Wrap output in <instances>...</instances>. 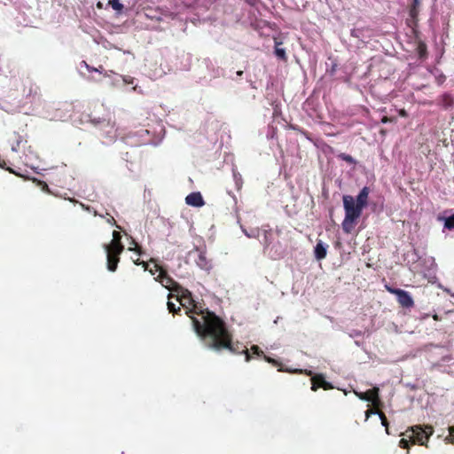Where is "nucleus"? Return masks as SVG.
<instances>
[{
  "label": "nucleus",
  "instance_id": "1",
  "mask_svg": "<svg viewBox=\"0 0 454 454\" xmlns=\"http://www.w3.org/2000/svg\"><path fill=\"white\" fill-rule=\"evenodd\" d=\"M186 315L191 317L197 335L206 343L209 348L216 351L229 349L233 354H245L247 362L252 358L248 349L240 348L239 343H232V336L229 332L225 322L214 312L207 309L201 310L197 305L186 310Z\"/></svg>",
  "mask_w": 454,
  "mask_h": 454
},
{
  "label": "nucleus",
  "instance_id": "2",
  "mask_svg": "<svg viewBox=\"0 0 454 454\" xmlns=\"http://www.w3.org/2000/svg\"><path fill=\"white\" fill-rule=\"evenodd\" d=\"M368 191V187H364L356 199L351 195L343 196L345 218L341 223V227L344 232L349 234L354 231L361 216L363 208L366 205Z\"/></svg>",
  "mask_w": 454,
  "mask_h": 454
},
{
  "label": "nucleus",
  "instance_id": "3",
  "mask_svg": "<svg viewBox=\"0 0 454 454\" xmlns=\"http://www.w3.org/2000/svg\"><path fill=\"white\" fill-rule=\"evenodd\" d=\"M155 270L160 271V274L155 278L159 281L165 288L171 292H176V300L180 302L183 307H186L185 302L193 303L194 301L192 297V293L184 287H182L177 282H176L165 270L161 269L159 265L155 264Z\"/></svg>",
  "mask_w": 454,
  "mask_h": 454
},
{
  "label": "nucleus",
  "instance_id": "4",
  "mask_svg": "<svg viewBox=\"0 0 454 454\" xmlns=\"http://www.w3.org/2000/svg\"><path fill=\"white\" fill-rule=\"evenodd\" d=\"M433 433V427L430 426H427L425 428L420 426L411 427L402 434L403 437L399 442V446L407 449L410 442L426 445Z\"/></svg>",
  "mask_w": 454,
  "mask_h": 454
},
{
  "label": "nucleus",
  "instance_id": "5",
  "mask_svg": "<svg viewBox=\"0 0 454 454\" xmlns=\"http://www.w3.org/2000/svg\"><path fill=\"white\" fill-rule=\"evenodd\" d=\"M378 392V387L371 388V417L374 415V421L380 422V424L386 427V433L389 434L387 419L384 413L380 411V407L382 403L379 398Z\"/></svg>",
  "mask_w": 454,
  "mask_h": 454
},
{
  "label": "nucleus",
  "instance_id": "6",
  "mask_svg": "<svg viewBox=\"0 0 454 454\" xmlns=\"http://www.w3.org/2000/svg\"><path fill=\"white\" fill-rule=\"evenodd\" d=\"M106 252V267L109 271L114 272L120 262V255L124 249L118 250L115 247L104 246Z\"/></svg>",
  "mask_w": 454,
  "mask_h": 454
},
{
  "label": "nucleus",
  "instance_id": "7",
  "mask_svg": "<svg viewBox=\"0 0 454 454\" xmlns=\"http://www.w3.org/2000/svg\"><path fill=\"white\" fill-rule=\"evenodd\" d=\"M311 390L317 391L318 388H323L325 390H329L333 388V386L330 382L326 381L324 375L317 374L311 378Z\"/></svg>",
  "mask_w": 454,
  "mask_h": 454
},
{
  "label": "nucleus",
  "instance_id": "8",
  "mask_svg": "<svg viewBox=\"0 0 454 454\" xmlns=\"http://www.w3.org/2000/svg\"><path fill=\"white\" fill-rule=\"evenodd\" d=\"M393 294L397 296L398 302L403 307H411L413 304V301L410 294L403 290H390Z\"/></svg>",
  "mask_w": 454,
  "mask_h": 454
},
{
  "label": "nucleus",
  "instance_id": "9",
  "mask_svg": "<svg viewBox=\"0 0 454 454\" xmlns=\"http://www.w3.org/2000/svg\"><path fill=\"white\" fill-rule=\"evenodd\" d=\"M185 202L189 206L197 207H202L205 205L203 197H202L201 193L199 192H192L189 195H187L185 198Z\"/></svg>",
  "mask_w": 454,
  "mask_h": 454
},
{
  "label": "nucleus",
  "instance_id": "10",
  "mask_svg": "<svg viewBox=\"0 0 454 454\" xmlns=\"http://www.w3.org/2000/svg\"><path fill=\"white\" fill-rule=\"evenodd\" d=\"M327 245H325L321 240H318L315 247V257L317 260L320 261L326 257L327 254Z\"/></svg>",
  "mask_w": 454,
  "mask_h": 454
},
{
  "label": "nucleus",
  "instance_id": "11",
  "mask_svg": "<svg viewBox=\"0 0 454 454\" xmlns=\"http://www.w3.org/2000/svg\"><path fill=\"white\" fill-rule=\"evenodd\" d=\"M197 265L204 270H209L211 269V263L210 261L207 260L206 257V254L202 251H199L198 258L196 259Z\"/></svg>",
  "mask_w": 454,
  "mask_h": 454
},
{
  "label": "nucleus",
  "instance_id": "12",
  "mask_svg": "<svg viewBox=\"0 0 454 454\" xmlns=\"http://www.w3.org/2000/svg\"><path fill=\"white\" fill-rule=\"evenodd\" d=\"M104 246L115 247L118 250L124 249V246L121 243V236L120 232L114 231L113 232V239L109 244H105Z\"/></svg>",
  "mask_w": 454,
  "mask_h": 454
},
{
  "label": "nucleus",
  "instance_id": "13",
  "mask_svg": "<svg viewBox=\"0 0 454 454\" xmlns=\"http://www.w3.org/2000/svg\"><path fill=\"white\" fill-rule=\"evenodd\" d=\"M23 141H24V138L20 133L13 132L12 138H11L12 150L14 152H18L20 149V146Z\"/></svg>",
  "mask_w": 454,
  "mask_h": 454
},
{
  "label": "nucleus",
  "instance_id": "14",
  "mask_svg": "<svg viewBox=\"0 0 454 454\" xmlns=\"http://www.w3.org/2000/svg\"><path fill=\"white\" fill-rule=\"evenodd\" d=\"M281 43H282L281 42L275 41V51H274V52H275V55L278 59L286 61L287 59V57H286V51H285V49L278 47Z\"/></svg>",
  "mask_w": 454,
  "mask_h": 454
},
{
  "label": "nucleus",
  "instance_id": "15",
  "mask_svg": "<svg viewBox=\"0 0 454 454\" xmlns=\"http://www.w3.org/2000/svg\"><path fill=\"white\" fill-rule=\"evenodd\" d=\"M173 297H174V295L172 294H168V300H170ZM167 306H168V311L174 315L178 314V312L181 311L180 307H176V304L170 301H168Z\"/></svg>",
  "mask_w": 454,
  "mask_h": 454
},
{
  "label": "nucleus",
  "instance_id": "16",
  "mask_svg": "<svg viewBox=\"0 0 454 454\" xmlns=\"http://www.w3.org/2000/svg\"><path fill=\"white\" fill-rule=\"evenodd\" d=\"M108 4L112 6V8L117 12H121L123 10V4H121L120 0H109Z\"/></svg>",
  "mask_w": 454,
  "mask_h": 454
},
{
  "label": "nucleus",
  "instance_id": "17",
  "mask_svg": "<svg viewBox=\"0 0 454 454\" xmlns=\"http://www.w3.org/2000/svg\"><path fill=\"white\" fill-rule=\"evenodd\" d=\"M444 227L449 230H454V215L444 218Z\"/></svg>",
  "mask_w": 454,
  "mask_h": 454
},
{
  "label": "nucleus",
  "instance_id": "18",
  "mask_svg": "<svg viewBox=\"0 0 454 454\" xmlns=\"http://www.w3.org/2000/svg\"><path fill=\"white\" fill-rule=\"evenodd\" d=\"M82 64L85 66L89 72H98L99 74H103V72L105 71L102 66H100L99 68H95L89 66L85 61H82Z\"/></svg>",
  "mask_w": 454,
  "mask_h": 454
},
{
  "label": "nucleus",
  "instance_id": "19",
  "mask_svg": "<svg viewBox=\"0 0 454 454\" xmlns=\"http://www.w3.org/2000/svg\"><path fill=\"white\" fill-rule=\"evenodd\" d=\"M0 168H4L7 171H9L12 174H14L16 176H20L18 173H16L12 168L6 166V161L0 157Z\"/></svg>",
  "mask_w": 454,
  "mask_h": 454
},
{
  "label": "nucleus",
  "instance_id": "20",
  "mask_svg": "<svg viewBox=\"0 0 454 454\" xmlns=\"http://www.w3.org/2000/svg\"><path fill=\"white\" fill-rule=\"evenodd\" d=\"M131 246H135L134 247H129V250L137 252L139 255L142 254V248L139 247L137 242L132 239Z\"/></svg>",
  "mask_w": 454,
  "mask_h": 454
},
{
  "label": "nucleus",
  "instance_id": "21",
  "mask_svg": "<svg viewBox=\"0 0 454 454\" xmlns=\"http://www.w3.org/2000/svg\"><path fill=\"white\" fill-rule=\"evenodd\" d=\"M251 351L253 352V354L258 356H263V351L257 346V345H253L251 347Z\"/></svg>",
  "mask_w": 454,
  "mask_h": 454
},
{
  "label": "nucleus",
  "instance_id": "22",
  "mask_svg": "<svg viewBox=\"0 0 454 454\" xmlns=\"http://www.w3.org/2000/svg\"><path fill=\"white\" fill-rule=\"evenodd\" d=\"M446 441L454 443V427H449V435L446 437Z\"/></svg>",
  "mask_w": 454,
  "mask_h": 454
},
{
  "label": "nucleus",
  "instance_id": "23",
  "mask_svg": "<svg viewBox=\"0 0 454 454\" xmlns=\"http://www.w3.org/2000/svg\"><path fill=\"white\" fill-rule=\"evenodd\" d=\"M362 400L369 401V390H366L363 393L357 394L356 393Z\"/></svg>",
  "mask_w": 454,
  "mask_h": 454
},
{
  "label": "nucleus",
  "instance_id": "24",
  "mask_svg": "<svg viewBox=\"0 0 454 454\" xmlns=\"http://www.w3.org/2000/svg\"><path fill=\"white\" fill-rule=\"evenodd\" d=\"M134 263L137 265H142L145 268V270H147V267H148L147 262H145L144 261H140L138 258L137 260H134Z\"/></svg>",
  "mask_w": 454,
  "mask_h": 454
},
{
  "label": "nucleus",
  "instance_id": "25",
  "mask_svg": "<svg viewBox=\"0 0 454 454\" xmlns=\"http://www.w3.org/2000/svg\"><path fill=\"white\" fill-rule=\"evenodd\" d=\"M263 358H264L268 363H270V364H274V365L278 364V362H277L275 359L270 358V357H269V356H265V355H263Z\"/></svg>",
  "mask_w": 454,
  "mask_h": 454
},
{
  "label": "nucleus",
  "instance_id": "26",
  "mask_svg": "<svg viewBox=\"0 0 454 454\" xmlns=\"http://www.w3.org/2000/svg\"><path fill=\"white\" fill-rule=\"evenodd\" d=\"M267 234H268V232L264 231V242L263 243H264L265 247H268L270 244V242L268 241V239H267Z\"/></svg>",
  "mask_w": 454,
  "mask_h": 454
},
{
  "label": "nucleus",
  "instance_id": "27",
  "mask_svg": "<svg viewBox=\"0 0 454 454\" xmlns=\"http://www.w3.org/2000/svg\"><path fill=\"white\" fill-rule=\"evenodd\" d=\"M367 407H369V404H367ZM365 420L369 419V408L364 411Z\"/></svg>",
  "mask_w": 454,
  "mask_h": 454
},
{
  "label": "nucleus",
  "instance_id": "28",
  "mask_svg": "<svg viewBox=\"0 0 454 454\" xmlns=\"http://www.w3.org/2000/svg\"><path fill=\"white\" fill-rule=\"evenodd\" d=\"M237 74H238V75H239V76H241V75L243 74V71H238V72H237Z\"/></svg>",
  "mask_w": 454,
  "mask_h": 454
},
{
  "label": "nucleus",
  "instance_id": "29",
  "mask_svg": "<svg viewBox=\"0 0 454 454\" xmlns=\"http://www.w3.org/2000/svg\"><path fill=\"white\" fill-rule=\"evenodd\" d=\"M43 188H45L46 190L49 189L47 184H45V183L43 184Z\"/></svg>",
  "mask_w": 454,
  "mask_h": 454
},
{
  "label": "nucleus",
  "instance_id": "30",
  "mask_svg": "<svg viewBox=\"0 0 454 454\" xmlns=\"http://www.w3.org/2000/svg\"><path fill=\"white\" fill-rule=\"evenodd\" d=\"M98 8H101L102 7V4L100 2L98 3Z\"/></svg>",
  "mask_w": 454,
  "mask_h": 454
}]
</instances>
